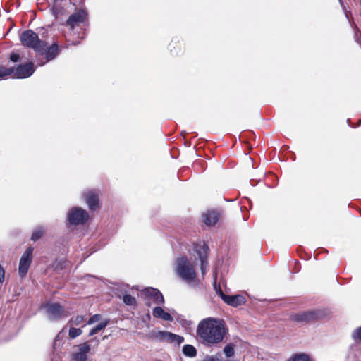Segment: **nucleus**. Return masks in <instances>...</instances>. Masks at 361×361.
Wrapping results in <instances>:
<instances>
[{
	"mask_svg": "<svg viewBox=\"0 0 361 361\" xmlns=\"http://www.w3.org/2000/svg\"><path fill=\"white\" fill-rule=\"evenodd\" d=\"M340 3L342 4V1L341 0H339Z\"/></svg>",
	"mask_w": 361,
	"mask_h": 361,
	"instance_id": "nucleus-35",
	"label": "nucleus"
},
{
	"mask_svg": "<svg viewBox=\"0 0 361 361\" xmlns=\"http://www.w3.org/2000/svg\"><path fill=\"white\" fill-rule=\"evenodd\" d=\"M43 233L44 229L42 228V227L39 226L36 228L32 232L31 240L33 241L38 240L42 236Z\"/></svg>",
	"mask_w": 361,
	"mask_h": 361,
	"instance_id": "nucleus-23",
	"label": "nucleus"
},
{
	"mask_svg": "<svg viewBox=\"0 0 361 361\" xmlns=\"http://www.w3.org/2000/svg\"><path fill=\"white\" fill-rule=\"evenodd\" d=\"M223 352L228 358L231 357L235 354L234 345L232 343L226 345L223 349Z\"/></svg>",
	"mask_w": 361,
	"mask_h": 361,
	"instance_id": "nucleus-21",
	"label": "nucleus"
},
{
	"mask_svg": "<svg viewBox=\"0 0 361 361\" xmlns=\"http://www.w3.org/2000/svg\"><path fill=\"white\" fill-rule=\"evenodd\" d=\"M196 333L202 345L212 348L223 342L228 329L224 319L209 317L198 323Z\"/></svg>",
	"mask_w": 361,
	"mask_h": 361,
	"instance_id": "nucleus-1",
	"label": "nucleus"
},
{
	"mask_svg": "<svg viewBox=\"0 0 361 361\" xmlns=\"http://www.w3.org/2000/svg\"><path fill=\"white\" fill-rule=\"evenodd\" d=\"M197 349L192 345H185L183 347V353L188 357H194L197 355Z\"/></svg>",
	"mask_w": 361,
	"mask_h": 361,
	"instance_id": "nucleus-19",
	"label": "nucleus"
},
{
	"mask_svg": "<svg viewBox=\"0 0 361 361\" xmlns=\"http://www.w3.org/2000/svg\"><path fill=\"white\" fill-rule=\"evenodd\" d=\"M33 248L28 247L22 255L18 267L19 275L24 277L30 268L32 259Z\"/></svg>",
	"mask_w": 361,
	"mask_h": 361,
	"instance_id": "nucleus-9",
	"label": "nucleus"
},
{
	"mask_svg": "<svg viewBox=\"0 0 361 361\" xmlns=\"http://www.w3.org/2000/svg\"><path fill=\"white\" fill-rule=\"evenodd\" d=\"M195 250L197 252L200 261H201V271L202 275H204L207 266H208V262H207V254L209 252V247L205 243H203L202 245H196L195 247Z\"/></svg>",
	"mask_w": 361,
	"mask_h": 361,
	"instance_id": "nucleus-12",
	"label": "nucleus"
},
{
	"mask_svg": "<svg viewBox=\"0 0 361 361\" xmlns=\"http://www.w3.org/2000/svg\"><path fill=\"white\" fill-rule=\"evenodd\" d=\"M63 329L61 331H60L56 336L54 343V347H55L56 345L57 342L61 339V336L63 333Z\"/></svg>",
	"mask_w": 361,
	"mask_h": 361,
	"instance_id": "nucleus-32",
	"label": "nucleus"
},
{
	"mask_svg": "<svg viewBox=\"0 0 361 361\" xmlns=\"http://www.w3.org/2000/svg\"><path fill=\"white\" fill-rule=\"evenodd\" d=\"M109 320L105 319V320L102 321V322H100L99 324H98L97 325H96L94 326V328L97 331H100L106 328V326L109 324Z\"/></svg>",
	"mask_w": 361,
	"mask_h": 361,
	"instance_id": "nucleus-29",
	"label": "nucleus"
},
{
	"mask_svg": "<svg viewBox=\"0 0 361 361\" xmlns=\"http://www.w3.org/2000/svg\"><path fill=\"white\" fill-rule=\"evenodd\" d=\"M178 322L185 329H190L193 322L191 320L187 319L183 317H179Z\"/></svg>",
	"mask_w": 361,
	"mask_h": 361,
	"instance_id": "nucleus-26",
	"label": "nucleus"
},
{
	"mask_svg": "<svg viewBox=\"0 0 361 361\" xmlns=\"http://www.w3.org/2000/svg\"><path fill=\"white\" fill-rule=\"evenodd\" d=\"M82 333V331L80 329L71 327L69 329L68 336L71 339H74L76 337L80 336Z\"/></svg>",
	"mask_w": 361,
	"mask_h": 361,
	"instance_id": "nucleus-24",
	"label": "nucleus"
},
{
	"mask_svg": "<svg viewBox=\"0 0 361 361\" xmlns=\"http://www.w3.org/2000/svg\"><path fill=\"white\" fill-rule=\"evenodd\" d=\"M123 301L126 305H136L137 301L135 297L130 294H124L123 296Z\"/></svg>",
	"mask_w": 361,
	"mask_h": 361,
	"instance_id": "nucleus-22",
	"label": "nucleus"
},
{
	"mask_svg": "<svg viewBox=\"0 0 361 361\" xmlns=\"http://www.w3.org/2000/svg\"><path fill=\"white\" fill-rule=\"evenodd\" d=\"M352 338L354 340L355 343H359L361 341V326L355 329L352 333Z\"/></svg>",
	"mask_w": 361,
	"mask_h": 361,
	"instance_id": "nucleus-27",
	"label": "nucleus"
},
{
	"mask_svg": "<svg viewBox=\"0 0 361 361\" xmlns=\"http://www.w3.org/2000/svg\"><path fill=\"white\" fill-rule=\"evenodd\" d=\"M154 337L160 342L173 343L178 345L184 341L183 336L166 331H159L154 334Z\"/></svg>",
	"mask_w": 361,
	"mask_h": 361,
	"instance_id": "nucleus-8",
	"label": "nucleus"
},
{
	"mask_svg": "<svg viewBox=\"0 0 361 361\" xmlns=\"http://www.w3.org/2000/svg\"><path fill=\"white\" fill-rule=\"evenodd\" d=\"M214 288L216 293L221 296L222 300L228 305L233 307H238L245 302V297H243L241 295H227L223 293L220 287L217 288L216 284L214 285Z\"/></svg>",
	"mask_w": 361,
	"mask_h": 361,
	"instance_id": "nucleus-11",
	"label": "nucleus"
},
{
	"mask_svg": "<svg viewBox=\"0 0 361 361\" xmlns=\"http://www.w3.org/2000/svg\"><path fill=\"white\" fill-rule=\"evenodd\" d=\"M360 4H361V0H360Z\"/></svg>",
	"mask_w": 361,
	"mask_h": 361,
	"instance_id": "nucleus-36",
	"label": "nucleus"
},
{
	"mask_svg": "<svg viewBox=\"0 0 361 361\" xmlns=\"http://www.w3.org/2000/svg\"><path fill=\"white\" fill-rule=\"evenodd\" d=\"M20 56L18 54L12 52L10 55V59L13 62H18L19 61Z\"/></svg>",
	"mask_w": 361,
	"mask_h": 361,
	"instance_id": "nucleus-30",
	"label": "nucleus"
},
{
	"mask_svg": "<svg viewBox=\"0 0 361 361\" xmlns=\"http://www.w3.org/2000/svg\"><path fill=\"white\" fill-rule=\"evenodd\" d=\"M143 293L146 297L152 299L157 305H161L164 303V298L161 293L154 288H146L143 290Z\"/></svg>",
	"mask_w": 361,
	"mask_h": 361,
	"instance_id": "nucleus-14",
	"label": "nucleus"
},
{
	"mask_svg": "<svg viewBox=\"0 0 361 361\" xmlns=\"http://www.w3.org/2000/svg\"><path fill=\"white\" fill-rule=\"evenodd\" d=\"M99 331H97L95 328H92L91 331L89 333V336H92L93 335L97 334Z\"/></svg>",
	"mask_w": 361,
	"mask_h": 361,
	"instance_id": "nucleus-33",
	"label": "nucleus"
},
{
	"mask_svg": "<svg viewBox=\"0 0 361 361\" xmlns=\"http://www.w3.org/2000/svg\"><path fill=\"white\" fill-rule=\"evenodd\" d=\"M87 16V13L85 10H80L70 16L67 20L66 24L72 29L78 23H83Z\"/></svg>",
	"mask_w": 361,
	"mask_h": 361,
	"instance_id": "nucleus-15",
	"label": "nucleus"
},
{
	"mask_svg": "<svg viewBox=\"0 0 361 361\" xmlns=\"http://www.w3.org/2000/svg\"><path fill=\"white\" fill-rule=\"evenodd\" d=\"M176 271L177 275L188 283L195 281L197 279L194 266L188 261L186 257L177 258L176 261Z\"/></svg>",
	"mask_w": 361,
	"mask_h": 361,
	"instance_id": "nucleus-3",
	"label": "nucleus"
},
{
	"mask_svg": "<svg viewBox=\"0 0 361 361\" xmlns=\"http://www.w3.org/2000/svg\"><path fill=\"white\" fill-rule=\"evenodd\" d=\"M152 315L154 318L161 319L164 321L172 322L173 320L172 316L164 310V309L159 306L155 307L152 310Z\"/></svg>",
	"mask_w": 361,
	"mask_h": 361,
	"instance_id": "nucleus-17",
	"label": "nucleus"
},
{
	"mask_svg": "<svg viewBox=\"0 0 361 361\" xmlns=\"http://www.w3.org/2000/svg\"><path fill=\"white\" fill-rule=\"evenodd\" d=\"M85 317L83 315H77L73 316L69 320V323L73 324V325L78 326L81 324L85 320Z\"/></svg>",
	"mask_w": 361,
	"mask_h": 361,
	"instance_id": "nucleus-25",
	"label": "nucleus"
},
{
	"mask_svg": "<svg viewBox=\"0 0 361 361\" xmlns=\"http://www.w3.org/2000/svg\"><path fill=\"white\" fill-rule=\"evenodd\" d=\"M34 72V65L31 62L19 65L16 68H6L0 66V80H4L8 77L18 79L26 78L32 75Z\"/></svg>",
	"mask_w": 361,
	"mask_h": 361,
	"instance_id": "nucleus-2",
	"label": "nucleus"
},
{
	"mask_svg": "<svg viewBox=\"0 0 361 361\" xmlns=\"http://www.w3.org/2000/svg\"><path fill=\"white\" fill-rule=\"evenodd\" d=\"M5 271L2 267L0 265V283H2L4 281Z\"/></svg>",
	"mask_w": 361,
	"mask_h": 361,
	"instance_id": "nucleus-31",
	"label": "nucleus"
},
{
	"mask_svg": "<svg viewBox=\"0 0 361 361\" xmlns=\"http://www.w3.org/2000/svg\"><path fill=\"white\" fill-rule=\"evenodd\" d=\"M348 123L349 126H351V125L350 124V119H348Z\"/></svg>",
	"mask_w": 361,
	"mask_h": 361,
	"instance_id": "nucleus-34",
	"label": "nucleus"
},
{
	"mask_svg": "<svg viewBox=\"0 0 361 361\" xmlns=\"http://www.w3.org/2000/svg\"><path fill=\"white\" fill-rule=\"evenodd\" d=\"M102 319V315L99 314H95L90 317V319L87 321V325L93 324L97 322H99Z\"/></svg>",
	"mask_w": 361,
	"mask_h": 361,
	"instance_id": "nucleus-28",
	"label": "nucleus"
},
{
	"mask_svg": "<svg viewBox=\"0 0 361 361\" xmlns=\"http://www.w3.org/2000/svg\"><path fill=\"white\" fill-rule=\"evenodd\" d=\"M20 42L24 47L32 48L36 52L43 51L45 45V42L40 40L37 34L31 30L21 34Z\"/></svg>",
	"mask_w": 361,
	"mask_h": 361,
	"instance_id": "nucleus-4",
	"label": "nucleus"
},
{
	"mask_svg": "<svg viewBox=\"0 0 361 361\" xmlns=\"http://www.w3.org/2000/svg\"><path fill=\"white\" fill-rule=\"evenodd\" d=\"M92 341H95L96 345H98L99 341L94 338ZM91 341H85L75 346L76 350L72 353V360L73 361H86L87 354L91 350Z\"/></svg>",
	"mask_w": 361,
	"mask_h": 361,
	"instance_id": "nucleus-5",
	"label": "nucleus"
},
{
	"mask_svg": "<svg viewBox=\"0 0 361 361\" xmlns=\"http://www.w3.org/2000/svg\"><path fill=\"white\" fill-rule=\"evenodd\" d=\"M219 214L214 211H209L203 215V221L207 226H214L219 220Z\"/></svg>",
	"mask_w": 361,
	"mask_h": 361,
	"instance_id": "nucleus-18",
	"label": "nucleus"
},
{
	"mask_svg": "<svg viewBox=\"0 0 361 361\" xmlns=\"http://www.w3.org/2000/svg\"><path fill=\"white\" fill-rule=\"evenodd\" d=\"M85 201L91 210H96L99 208L98 195L92 191H88L84 194Z\"/></svg>",
	"mask_w": 361,
	"mask_h": 361,
	"instance_id": "nucleus-16",
	"label": "nucleus"
},
{
	"mask_svg": "<svg viewBox=\"0 0 361 361\" xmlns=\"http://www.w3.org/2000/svg\"><path fill=\"white\" fill-rule=\"evenodd\" d=\"M43 51H38L37 53L46 56V61L39 63V66H43L45 63L55 59L60 52V48L56 43L52 44L50 47L47 46L45 42Z\"/></svg>",
	"mask_w": 361,
	"mask_h": 361,
	"instance_id": "nucleus-13",
	"label": "nucleus"
},
{
	"mask_svg": "<svg viewBox=\"0 0 361 361\" xmlns=\"http://www.w3.org/2000/svg\"><path fill=\"white\" fill-rule=\"evenodd\" d=\"M290 361H312L311 357L309 355L300 353H295L290 357Z\"/></svg>",
	"mask_w": 361,
	"mask_h": 361,
	"instance_id": "nucleus-20",
	"label": "nucleus"
},
{
	"mask_svg": "<svg viewBox=\"0 0 361 361\" xmlns=\"http://www.w3.org/2000/svg\"><path fill=\"white\" fill-rule=\"evenodd\" d=\"M44 307L47 316L51 321L59 320L66 317L64 314L63 307L59 303H47Z\"/></svg>",
	"mask_w": 361,
	"mask_h": 361,
	"instance_id": "nucleus-7",
	"label": "nucleus"
},
{
	"mask_svg": "<svg viewBox=\"0 0 361 361\" xmlns=\"http://www.w3.org/2000/svg\"><path fill=\"white\" fill-rule=\"evenodd\" d=\"M88 218V213L80 207H73L68 214L69 223L75 226L85 224Z\"/></svg>",
	"mask_w": 361,
	"mask_h": 361,
	"instance_id": "nucleus-6",
	"label": "nucleus"
},
{
	"mask_svg": "<svg viewBox=\"0 0 361 361\" xmlns=\"http://www.w3.org/2000/svg\"><path fill=\"white\" fill-rule=\"evenodd\" d=\"M324 316L322 311L319 310L304 311L293 316V320L298 322H308Z\"/></svg>",
	"mask_w": 361,
	"mask_h": 361,
	"instance_id": "nucleus-10",
	"label": "nucleus"
}]
</instances>
